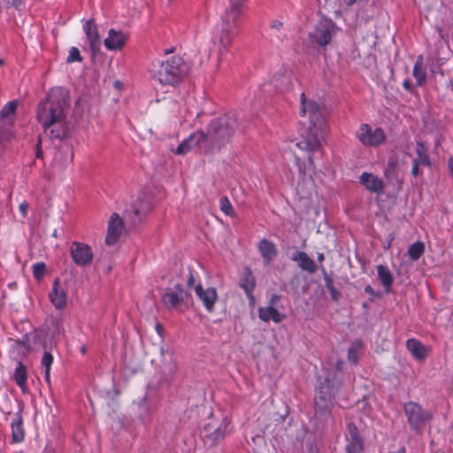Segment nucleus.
<instances>
[{"mask_svg": "<svg viewBox=\"0 0 453 453\" xmlns=\"http://www.w3.org/2000/svg\"><path fill=\"white\" fill-rule=\"evenodd\" d=\"M240 22V20H226V17H222L221 30L217 35V43L220 54L227 50L233 39L238 34Z\"/></svg>", "mask_w": 453, "mask_h": 453, "instance_id": "10", "label": "nucleus"}, {"mask_svg": "<svg viewBox=\"0 0 453 453\" xmlns=\"http://www.w3.org/2000/svg\"><path fill=\"white\" fill-rule=\"evenodd\" d=\"M194 289L205 310L211 313L214 311V305L218 300L216 288L212 287L204 288L201 284H197L195 286Z\"/></svg>", "mask_w": 453, "mask_h": 453, "instance_id": "15", "label": "nucleus"}, {"mask_svg": "<svg viewBox=\"0 0 453 453\" xmlns=\"http://www.w3.org/2000/svg\"><path fill=\"white\" fill-rule=\"evenodd\" d=\"M377 273L386 293L391 292L394 278L390 270L383 265H377Z\"/></svg>", "mask_w": 453, "mask_h": 453, "instance_id": "30", "label": "nucleus"}, {"mask_svg": "<svg viewBox=\"0 0 453 453\" xmlns=\"http://www.w3.org/2000/svg\"><path fill=\"white\" fill-rule=\"evenodd\" d=\"M389 453H406V449L404 446H403L397 451L389 452Z\"/></svg>", "mask_w": 453, "mask_h": 453, "instance_id": "56", "label": "nucleus"}, {"mask_svg": "<svg viewBox=\"0 0 453 453\" xmlns=\"http://www.w3.org/2000/svg\"><path fill=\"white\" fill-rule=\"evenodd\" d=\"M50 369H45V380L50 384Z\"/></svg>", "mask_w": 453, "mask_h": 453, "instance_id": "54", "label": "nucleus"}, {"mask_svg": "<svg viewBox=\"0 0 453 453\" xmlns=\"http://www.w3.org/2000/svg\"><path fill=\"white\" fill-rule=\"evenodd\" d=\"M448 167L451 173V174L453 175V157H450L448 160Z\"/></svg>", "mask_w": 453, "mask_h": 453, "instance_id": "52", "label": "nucleus"}, {"mask_svg": "<svg viewBox=\"0 0 453 453\" xmlns=\"http://www.w3.org/2000/svg\"><path fill=\"white\" fill-rule=\"evenodd\" d=\"M191 295L185 290L180 283L174 285L173 289H167L161 296V301L169 311H181L182 307L188 308Z\"/></svg>", "mask_w": 453, "mask_h": 453, "instance_id": "7", "label": "nucleus"}, {"mask_svg": "<svg viewBox=\"0 0 453 453\" xmlns=\"http://www.w3.org/2000/svg\"><path fill=\"white\" fill-rule=\"evenodd\" d=\"M363 343L360 340H356L349 348L348 358L351 363L356 364L357 362L358 357H352V353L357 352V350L360 349Z\"/></svg>", "mask_w": 453, "mask_h": 453, "instance_id": "39", "label": "nucleus"}, {"mask_svg": "<svg viewBox=\"0 0 453 453\" xmlns=\"http://www.w3.org/2000/svg\"><path fill=\"white\" fill-rule=\"evenodd\" d=\"M424 251V243L422 242L418 241L410 246L408 250V255L412 260L416 261L423 255Z\"/></svg>", "mask_w": 453, "mask_h": 453, "instance_id": "34", "label": "nucleus"}, {"mask_svg": "<svg viewBox=\"0 0 453 453\" xmlns=\"http://www.w3.org/2000/svg\"><path fill=\"white\" fill-rule=\"evenodd\" d=\"M247 0H228V5L223 16L226 20H242L243 10Z\"/></svg>", "mask_w": 453, "mask_h": 453, "instance_id": "25", "label": "nucleus"}, {"mask_svg": "<svg viewBox=\"0 0 453 453\" xmlns=\"http://www.w3.org/2000/svg\"><path fill=\"white\" fill-rule=\"evenodd\" d=\"M238 128L234 113H228L213 119L207 133H204V153L213 154L228 143Z\"/></svg>", "mask_w": 453, "mask_h": 453, "instance_id": "3", "label": "nucleus"}, {"mask_svg": "<svg viewBox=\"0 0 453 453\" xmlns=\"http://www.w3.org/2000/svg\"><path fill=\"white\" fill-rule=\"evenodd\" d=\"M83 29L89 42L92 56L95 57L100 50L101 39L94 19L88 20L84 24Z\"/></svg>", "mask_w": 453, "mask_h": 453, "instance_id": "17", "label": "nucleus"}, {"mask_svg": "<svg viewBox=\"0 0 453 453\" xmlns=\"http://www.w3.org/2000/svg\"><path fill=\"white\" fill-rule=\"evenodd\" d=\"M230 431V421L224 418L219 423L215 419H211L203 426L201 433L203 437L213 446L223 440Z\"/></svg>", "mask_w": 453, "mask_h": 453, "instance_id": "9", "label": "nucleus"}, {"mask_svg": "<svg viewBox=\"0 0 453 453\" xmlns=\"http://www.w3.org/2000/svg\"><path fill=\"white\" fill-rule=\"evenodd\" d=\"M257 312L259 319L265 322L273 320L274 323H280L286 318L284 314L280 313L273 306L260 307Z\"/></svg>", "mask_w": 453, "mask_h": 453, "instance_id": "26", "label": "nucleus"}, {"mask_svg": "<svg viewBox=\"0 0 453 453\" xmlns=\"http://www.w3.org/2000/svg\"><path fill=\"white\" fill-rule=\"evenodd\" d=\"M73 261L79 266H86L92 263L93 251L88 244L73 242L70 249Z\"/></svg>", "mask_w": 453, "mask_h": 453, "instance_id": "12", "label": "nucleus"}, {"mask_svg": "<svg viewBox=\"0 0 453 453\" xmlns=\"http://www.w3.org/2000/svg\"><path fill=\"white\" fill-rule=\"evenodd\" d=\"M356 135L363 145L369 147H377L383 143L386 139L385 133L381 127L372 130L368 124H362Z\"/></svg>", "mask_w": 453, "mask_h": 453, "instance_id": "11", "label": "nucleus"}, {"mask_svg": "<svg viewBox=\"0 0 453 453\" xmlns=\"http://www.w3.org/2000/svg\"><path fill=\"white\" fill-rule=\"evenodd\" d=\"M195 281H196V279L193 275L192 273H189V276H188V281H187V285L188 288H191L192 286H194L195 284Z\"/></svg>", "mask_w": 453, "mask_h": 453, "instance_id": "51", "label": "nucleus"}, {"mask_svg": "<svg viewBox=\"0 0 453 453\" xmlns=\"http://www.w3.org/2000/svg\"><path fill=\"white\" fill-rule=\"evenodd\" d=\"M317 259L319 263H322L325 260V255L323 253H318Z\"/></svg>", "mask_w": 453, "mask_h": 453, "instance_id": "55", "label": "nucleus"}, {"mask_svg": "<svg viewBox=\"0 0 453 453\" xmlns=\"http://www.w3.org/2000/svg\"><path fill=\"white\" fill-rule=\"evenodd\" d=\"M360 183L371 192L377 194L384 192L385 185L383 180L372 173H363L360 176Z\"/></svg>", "mask_w": 453, "mask_h": 453, "instance_id": "21", "label": "nucleus"}, {"mask_svg": "<svg viewBox=\"0 0 453 453\" xmlns=\"http://www.w3.org/2000/svg\"><path fill=\"white\" fill-rule=\"evenodd\" d=\"M81 352H82L83 354L86 352V349H85V347H82V348H81Z\"/></svg>", "mask_w": 453, "mask_h": 453, "instance_id": "60", "label": "nucleus"}, {"mask_svg": "<svg viewBox=\"0 0 453 453\" xmlns=\"http://www.w3.org/2000/svg\"><path fill=\"white\" fill-rule=\"evenodd\" d=\"M18 101H11L8 104H6L3 109L0 111V126L2 129L8 130L11 132L10 127L13 124V118L17 107H18ZM12 134V133H10Z\"/></svg>", "mask_w": 453, "mask_h": 453, "instance_id": "19", "label": "nucleus"}, {"mask_svg": "<svg viewBox=\"0 0 453 453\" xmlns=\"http://www.w3.org/2000/svg\"><path fill=\"white\" fill-rule=\"evenodd\" d=\"M285 81H289L288 77L285 75V72L278 73L273 77V82L275 83V88L279 91H283V85Z\"/></svg>", "mask_w": 453, "mask_h": 453, "instance_id": "36", "label": "nucleus"}, {"mask_svg": "<svg viewBox=\"0 0 453 453\" xmlns=\"http://www.w3.org/2000/svg\"><path fill=\"white\" fill-rule=\"evenodd\" d=\"M13 379L16 384L25 392L27 380V372L22 362L19 361L15 369Z\"/></svg>", "mask_w": 453, "mask_h": 453, "instance_id": "32", "label": "nucleus"}, {"mask_svg": "<svg viewBox=\"0 0 453 453\" xmlns=\"http://www.w3.org/2000/svg\"><path fill=\"white\" fill-rule=\"evenodd\" d=\"M190 66L180 56H173L163 61L157 70H151L152 76L163 85L176 87L188 75Z\"/></svg>", "mask_w": 453, "mask_h": 453, "instance_id": "4", "label": "nucleus"}, {"mask_svg": "<svg viewBox=\"0 0 453 453\" xmlns=\"http://www.w3.org/2000/svg\"><path fill=\"white\" fill-rule=\"evenodd\" d=\"M281 298V296L280 295H273V296L271 297L270 301H269V306H273L276 305V303L278 300H280Z\"/></svg>", "mask_w": 453, "mask_h": 453, "instance_id": "49", "label": "nucleus"}, {"mask_svg": "<svg viewBox=\"0 0 453 453\" xmlns=\"http://www.w3.org/2000/svg\"><path fill=\"white\" fill-rule=\"evenodd\" d=\"M123 220L118 213H113L109 221L105 243L109 246L116 244L123 231Z\"/></svg>", "mask_w": 453, "mask_h": 453, "instance_id": "16", "label": "nucleus"}, {"mask_svg": "<svg viewBox=\"0 0 453 453\" xmlns=\"http://www.w3.org/2000/svg\"><path fill=\"white\" fill-rule=\"evenodd\" d=\"M46 273V265L44 263H36L33 265V274L37 280H41Z\"/></svg>", "mask_w": 453, "mask_h": 453, "instance_id": "38", "label": "nucleus"}, {"mask_svg": "<svg viewBox=\"0 0 453 453\" xmlns=\"http://www.w3.org/2000/svg\"><path fill=\"white\" fill-rule=\"evenodd\" d=\"M342 361H338L335 365V371L334 372H327V374H331V379H334V375H335V379H337V372H342Z\"/></svg>", "mask_w": 453, "mask_h": 453, "instance_id": "46", "label": "nucleus"}, {"mask_svg": "<svg viewBox=\"0 0 453 453\" xmlns=\"http://www.w3.org/2000/svg\"><path fill=\"white\" fill-rule=\"evenodd\" d=\"M296 163L298 166L299 173L303 176V178L306 175V167L304 163H301V159L298 157H296Z\"/></svg>", "mask_w": 453, "mask_h": 453, "instance_id": "43", "label": "nucleus"}, {"mask_svg": "<svg viewBox=\"0 0 453 453\" xmlns=\"http://www.w3.org/2000/svg\"><path fill=\"white\" fill-rule=\"evenodd\" d=\"M69 106V92L62 87L52 88L38 104L37 120L52 142H62L70 135L71 127L66 121Z\"/></svg>", "mask_w": 453, "mask_h": 453, "instance_id": "1", "label": "nucleus"}, {"mask_svg": "<svg viewBox=\"0 0 453 453\" xmlns=\"http://www.w3.org/2000/svg\"><path fill=\"white\" fill-rule=\"evenodd\" d=\"M133 208H134V209H133V211H132V212L134 213V215L135 217H137V218H138V219H137V220H136V219H133V225L134 226V225H136L137 223H139V222L141 221V217H142V213H143V212H142L139 208H136L135 206H133Z\"/></svg>", "mask_w": 453, "mask_h": 453, "instance_id": "44", "label": "nucleus"}, {"mask_svg": "<svg viewBox=\"0 0 453 453\" xmlns=\"http://www.w3.org/2000/svg\"><path fill=\"white\" fill-rule=\"evenodd\" d=\"M67 63L73 62H82V57L81 56L80 50L76 47H72L69 50V55L66 58Z\"/></svg>", "mask_w": 453, "mask_h": 453, "instance_id": "40", "label": "nucleus"}, {"mask_svg": "<svg viewBox=\"0 0 453 453\" xmlns=\"http://www.w3.org/2000/svg\"><path fill=\"white\" fill-rule=\"evenodd\" d=\"M291 259L297 263L298 266L303 270L311 274L315 273L319 266L316 265L313 259L304 251H296L293 253Z\"/></svg>", "mask_w": 453, "mask_h": 453, "instance_id": "20", "label": "nucleus"}, {"mask_svg": "<svg viewBox=\"0 0 453 453\" xmlns=\"http://www.w3.org/2000/svg\"><path fill=\"white\" fill-rule=\"evenodd\" d=\"M28 203L27 202H23L19 205V211L23 217H26L27 214Z\"/></svg>", "mask_w": 453, "mask_h": 453, "instance_id": "48", "label": "nucleus"}, {"mask_svg": "<svg viewBox=\"0 0 453 453\" xmlns=\"http://www.w3.org/2000/svg\"><path fill=\"white\" fill-rule=\"evenodd\" d=\"M73 152H71V155H70V161H72V160H73Z\"/></svg>", "mask_w": 453, "mask_h": 453, "instance_id": "61", "label": "nucleus"}, {"mask_svg": "<svg viewBox=\"0 0 453 453\" xmlns=\"http://www.w3.org/2000/svg\"><path fill=\"white\" fill-rule=\"evenodd\" d=\"M257 248L263 257V263L265 265H270L278 255L276 245L265 238L259 242Z\"/></svg>", "mask_w": 453, "mask_h": 453, "instance_id": "24", "label": "nucleus"}, {"mask_svg": "<svg viewBox=\"0 0 453 453\" xmlns=\"http://www.w3.org/2000/svg\"><path fill=\"white\" fill-rule=\"evenodd\" d=\"M413 76L417 81V86H422L426 80V73L424 68V60L421 55L417 58V60L414 64Z\"/></svg>", "mask_w": 453, "mask_h": 453, "instance_id": "33", "label": "nucleus"}, {"mask_svg": "<svg viewBox=\"0 0 453 453\" xmlns=\"http://www.w3.org/2000/svg\"><path fill=\"white\" fill-rule=\"evenodd\" d=\"M320 269L325 281V286L330 294L331 299L334 303H338L342 297L341 292L335 288L332 276L326 272L325 267L321 265Z\"/></svg>", "mask_w": 453, "mask_h": 453, "instance_id": "29", "label": "nucleus"}, {"mask_svg": "<svg viewBox=\"0 0 453 453\" xmlns=\"http://www.w3.org/2000/svg\"><path fill=\"white\" fill-rule=\"evenodd\" d=\"M357 357V352L352 353V357Z\"/></svg>", "mask_w": 453, "mask_h": 453, "instance_id": "63", "label": "nucleus"}, {"mask_svg": "<svg viewBox=\"0 0 453 453\" xmlns=\"http://www.w3.org/2000/svg\"><path fill=\"white\" fill-rule=\"evenodd\" d=\"M341 387L340 380L335 376L331 379V374L326 377L319 378V386L315 391L314 411L315 416L326 420L331 414V409L334 405V398Z\"/></svg>", "mask_w": 453, "mask_h": 453, "instance_id": "5", "label": "nucleus"}, {"mask_svg": "<svg viewBox=\"0 0 453 453\" xmlns=\"http://www.w3.org/2000/svg\"><path fill=\"white\" fill-rule=\"evenodd\" d=\"M308 163H309L310 166H313V158H312L311 155H309V157H308Z\"/></svg>", "mask_w": 453, "mask_h": 453, "instance_id": "57", "label": "nucleus"}, {"mask_svg": "<svg viewBox=\"0 0 453 453\" xmlns=\"http://www.w3.org/2000/svg\"><path fill=\"white\" fill-rule=\"evenodd\" d=\"M52 362H53L52 355L50 352L45 351L43 354V357L42 358V365L45 367V369H50V365H51Z\"/></svg>", "mask_w": 453, "mask_h": 453, "instance_id": "41", "label": "nucleus"}, {"mask_svg": "<svg viewBox=\"0 0 453 453\" xmlns=\"http://www.w3.org/2000/svg\"><path fill=\"white\" fill-rule=\"evenodd\" d=\"M365 292L371 295L372 296V298L370 299V301H373L374 298H380V294L377 291H375L371 285H366L365 287Z\"/></svg>", "mask_w": 453, "mask_h": 453, "instance_id": "42", "label": "nucleus"}, {"mask_svg": "<svg viewBox=\"0 0 453 453\" xmlns=\"http://www.w3.org/2000/svg\"><path fill=\"white\" fill-rule=\"evenodd\" d=\"M12 427V442L19 443L23 441L25 432L23 427V419L19 412L15 414V418L11 423Z\"/></svg>", "mask_w": 453, "mask_h": 453, "instance_id": "28", "label": "nucleus"}, {"mask_svg": "<svg viewBox=\"0 0 453 453\" xmlns=\"http://www.w3.org/2000/svg\"><path fill=\"white\" fill-rule=\"evenodd\" d=\"M4 65V60L0 59V65Z\"/></svg>", "mask_w": 453, "mask_h": 453, "instance_id": "64", "label": "nucleus"}, {"mask_svg": "<svg viewBox=\"0 0 453 453\" xmlns=\"http://www.w3.org/2000/svg\"><path fill=\"white\" fill-rule=\"evenodd\" d=\"M403 88L407 90V91H411L412 90V85H411V82L409 79H406L403 83Z\"/></svg>", "mask_w": 453, "mask_h": 453, "instance_id": "50", "label": "nucleus"}, {"mask_svg": "<svg viewBox=\"0 0 453 453\" xmlns=\"http://www.w3.org/2000/svg\"><path fill=\"white\" fill-rule=\"evenodd\" d=\"M271 30L273 32V35L277 36L280 41H283L287 35L281 33L280 30L283 27V23L280 20H273L270 25Z\"/></svg>", "mask_w": 453, "mask_h": 453, "instance_id": "35", "label": "nucleus"}, {"mask_svg": "<svg viewBox=\"0 0 453 453\" xmlns=\"http://www.w3.org/2000/svg\"><path fill=\"white\" fill-rule=\"evenodd\" d=\"M419 165L416 161H412V168H411V175L414 177H418L422 173L419 169Z\"/></svg>", "mask_w": 453, "mask_h": 453, "instance_id": "45", "label": "nucleus"}, {"mask_svg": "<svg viewBox=\"0 0 453 453\" xmlns=\"http://www.w3.org/2000/svg\"><path fill=\"white\" fill-rule=\"evenodd\" d=\"M51 303L58 310H62L66 305V293L60 286L59 280L57 279L53 282L52 289L49 294Z\"/></svg>", "mask_w": 453, "mask_h": 453, "instance_id": "22", "label": "nucleus"}, {"mask_svg": "<svg viewBox=\"0 0 453 453\" xmlns=\"http://www.w3.org/2000/svg\"><path fill=\"white\" fill-rule=\"evenodd\" d=\"M357 0H347V4L348 5H352L354 4Z\"/></svg>", "mask_w": 453, "mask_h": 453, "instance_id": "58", "label": "nucleus"}, {"mask_svg": "<svg viewBox=\"0 0 453 453\" xmlns=\"http://www.w3.org/2000/svg\"><path fill=\"white\" fill-rule=\"evenodd\" d=\"M347 453H361L364 450L365 443L364 439L361 436L358 428L353 423L347 425V434H346Z\"/></svg>", "mask_w": 453, "mask_h": 453, "instance_id": "13", "label": "nucleus"}, {"mask_svg": "<svg viewBox=\"0 0 453 453\" xmlns=\"http://www.w3.org/2000/svg\"><path fill=\"white\" fill-rule=\"evenodd\" d=\"M403 411L410 428L416 433H421L433 418V413L430 411L423 409L419 403L412 401L403 404Z\"/></svg>", "mask_w": 453, "mask_h": 453, "instance_id": "6", "label": "nucleus"}, {"mask_svg": "<svg viewBox=\"0 0 453 453\" xmlns=\"http://www.w3.org/2000/svg\"><path fill=\"white\" fill-rule=\"evenodd\" d=\"M302 117L308 116V123L303 122L300 130L302 140L296 146L310 153L318 151L322 147V140L326 131V121L323 109L313 100H307L305 94L300 96Z\"/></svg>", "mask_w": 453, "mask_h": 453, "instance_id": "2", "label": "nucleus"}, {"mask_svg": "<svg viewBox=\"0 0 453 453\" xmlns=\"http://www.w3.org/2000/svg\"><path fill=\"white\" fill-rule=\"evenodd\" d=\"M41 143H42V140H41V137H39L37 143H36V153H35L37 158H41L42 157V150L41 148Z\"/></svg>", "mask_w": 453, "mask_h": 453, "instance_id": "47", "label": "nucleus"}, {"mask_svg": "<svg viewBox=\"0 0 453 453\" xmlns=\"http://www.w3.org/2000/svg\"><path fill=\"white\" fill-rule=\"evenodd\" d=\"M42 453H53L52 449H45V450Z\"/></svg>", "mask_w": 453, "mask_h": 453, "instance_id": "59", "label": "nucleus"}, {"mask_svg": "<svg viewBox=\"0 0 453 453\" xmlns=\"http://www.w3.org/2000/svg\"><path fill=\"white\" fill-rule=\"evenodd\" d=\"M406 348L417 360L423 361L427 356L426 347L417 339L407 340Z\"/></svg>", "mask_w": 453, "mask_h": 453, "instance_id": "27", "label": "nucleus"}, {"mask_svg": "<svg viewBox=\"0 0 453 453\" xmlns=\"http://www.w3.org/2000/svg\"><path fill=\"white\" fill-rule=\"evenodd\" d=\"M204 133L197 131L188 138L183 140L174 150L177 155H185L196 147H198L204 153Z\"/></svg>", "mask_w": 453, "mask_h": 453, "instance_id": "14", "label": "nucleus"}, {"mask_svg": "<svg viewBox=\"0 0 453 453\" xmlns=\"http://www.w3.org/2000/svg\"><path fill=\"white\" fill-rule=\"evenodd\" d=\"M160 328H161V325L157 324V330H160Z\"/></svg>", "mask_w": 453, "mask_h": 453, "instance_id": "62", "label": "nucleus"}, {"mask_svg": "<svg viewBox=\"0 0 453 453\" xmlns=\"http://www.w3.org/2000/svg\"><path fill=\"white\" fill-rule=\"evenodd\" d=\"M337 30L338 27L332 20L322 19L316 25L314 30L309 34L311 43L325 49L331 42Z\"/></svg>", "mask_w": 453, "mask_h": 453, "instance_id": "8", "label": "nucleus"}, {"mask_svg": "<svg viewBox=\"0 0 453 453\" xmlns=\"http://www.w3.org/2000/svg\"><path fill=\"white\" fill-rule=\"evenodd\" d=\"M220 210L227 216L234 215V209L229 199L226 196H222L219 199Z\"/></svg>", "mask_w": 453, "mask_h": 453, "instance_id": "37", "label": "nucleus"}, {"mask_svg": "<svg viewBox=\"0 0 453 453\" xmlns=\"http://www.w3.org/2000/svg\"><path fill=\"white\" fill-rule=\"evenodd\" d=\"M416 157L412 161H416L418 165L430 167L432 161L428 154V150L425 143L422 142H417L416 147Z\"/></svg>", "mask_w": 453, "mask_h": 453, "instance_id": "31", "label": "nucleus"}, {"mask_svg": "<svg viewBox=\"0 0 453 453\" xmlns=\"http://www.w3.org/2000/svg\"><path fill=\"white\" fill-rule=\"evenodd\" d=\"M239 286L246 294L250 303L255 301L253 291L256 287V279L250 267H245L240 278Z\"/></svg>", "mask_w": 453, "mask_h": 453, "instance_id": "18", "label": "nucleus"}, {"mask_svg": "<svg viewBox=\"0 0 453 453\" xmlns=\"http://www.w3.org/2000/svg\"><path fill=\"white\" fill-rule=\"evenodd\" d=\"M127 35L121 31L110 29L108 37L104 39V46L109 50H118L123 48L127 42Z\"/></svg>", "mask_w": 453, "mask_h": 453, "instance_id": "23", "label": "nucleus"}, {"mask_svg": "<svg viewBox=\"0 0 453 453\" xmlns=\"http://www.w3.org/2000/svg\"><path fill=\"white\" fill-rule=\"evenodd\" d=\"M23 2L24 0H12V4L13 6L18 8Z\"/></svg>", "mask_w": 453, "mask_h": 453, "instance_id": "53", "label": "nucleus"}]
</instances>
